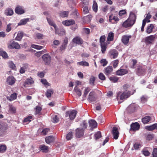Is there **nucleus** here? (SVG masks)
Wrapping results in <instances>:
<instances>
[{"mask_svg":"<svg viewBox=\"0 0 157 157\" xmlns=\"http://www.w3.org/2000/svg\"><path fill=\"white\" fill-rule=\"evenodd\" d=\"M133 94L134 92H133L131 94L130 91H124L122 93L120 92L117 94V99L118 100H123L125 98H128L131 94L132 95Z\"/></svg>","mask_w":157,"mask_h":157,"instance_id":"obj_1","label":"nucleus"},{"mask_svg":"<svg viewBox=\"0 0 157 157\" xmlns=\"http://www.w3.org/2000/svg\"><path fill=\"white\" fill-rule=\"evenodd\" d=\"M77 112L75 110L67 111L66 113V117H69L71 120H74L75 117Z\"/></svg>","mask_w":157,"mask_h":157,"instance_id":"obj_2","label":"nucleus"},{"mask_svg":"<svg viewBox=\"0 0 157 157\" xmlns=\"http://www.w3.org/2000/svg\"><path fill=\"white\" fill-rule=\"evenodd\" d=\"M156 39H157V35L155 34L146 37L145 38V41L146 43L150 44L153 42Z\"/></svg>","mask_w":157,"mask_h":157,"instance_id":"obj_3","label":"nucleus"},{"mask_svg":"<svg viewBox=\"0 0 157 157\" xmlns=\"http://www.w3.org/2000/svg\"><path fill=\"white\" fill-rule=\"evenodd\" d=\"M42 58L44 62L47 64L50 63L51 60V57L48 53L44 54L42 56Z\"/></svg>","mask_w":157,"mask_h":157,"instance_id":"obj_4","label":"nucleus"},{"mask_svg":"<svg viewBox=\"0 0 157 157\" xmlns=\"http://www.w3.org/2000/svg\"><path fill=\"white\" fill-rule=\"evenodd\" d=\"M109 53L111 57L113 59H115L117 57L118 54V51L114 49L110 50L109 51Z\"/></svg>","mask_w":157,"mask_h":157,"instance_id":"obj_5","label":"nucleus"},{"mask_svg":"<svg viewBox=\"0 0 157 157\" xmlns=\"http://www.w3.org/2000/svg\"><path fill=\"white\" fill-rule=\"evenodd\" d=\"M72 41L74 43L80 45L82 44L83 42L82 39L79 36L74 38L72 40Z\"/></svg>","mask_w":157,"mask_h":157,"instance_id":"obj_6","label":"nucleus"},{"mask_svg":"<svg viewBox=\"0 0 157 157\" xmlns=\"http://www.w3.org/2000/svg\"><path fill=\"white\" fill-rule=\"evenodd\" d=\"M8 48L10 49H19L20 48L19 44L14 41L11 42L10 44L8 45Z\"/></svg>","mask_w":157,"mask_h":157,"instance_id":"obj_7","label":"nucleus"},{"mask_svg":"<svg viewBox=\"0 0 157 157\" xmlns=\"http://www.w3.org/2000/svg\"><path fill=\"white\" fill-rule=\"evenodd\" d=\"M76 136L78 138L81 137L83 136L84 130L83 129H81V128H77L76 129Z\"/></svg>","mask_w":157,"mask_h":157,"instance_id":"obj_8","label":"nucleus"},{"mask_svg":"<svg viewBox=\"0 0 157 157\" xmlns=\"http://www.w3.org/2000/svg\"><path fill=\"white\" fill-rule=\"evenodd\" d=\"M130 127V130L134 131L139 129L140 125L137 122H135L131 124Z\"/></svg>","mask_w":157,"mask_h":157,"instance_id":"obj_9","label":"nucleus"},{"mask_svg":"<svg viewBox=\"0 0 157 157\" xmlns=\"http://www.w3.org/2000/svg\"><path fill=\"white\" fill-rule=\"evenodd\" d=\"M112 133L113 135L114 139L117 140L119 136V133L118 130V128L116 127H113L112 131Z\"/></svg>","mask_w":157,"mask_h":157,"instance_id":"obj_10","label":"nucleus"},{"mask_svg":"<svg viewBox=\"0 0 157 157\" xmlns=\"http://www.w3.org/2000/svg\"><path fill=\"white\" fill-rule=\"evenodd\" d=\"M129 19H127L123 24L122 26L125 28L132 26L134 24V22L130 21Z\"/></svg>","mask_w":157,"mask_h":157,"instance_id":"obj_11","label":"nucleus"},{"mask_svg":"<svg viewBox=\"0 0 157 157\" xmlns=\"http://www.w3.org/2000/svg\"><path fill=\"white\" fill-rule=\"evenodd\" d=\"M62 23L63 25L66 26H69L75 24V22L74 20L71 19L63 21H62Z\"/></svg>","mask_w":157,"mask_h":157,"instance_id":"obj_12","label":"nucleus"},{"mask_svg":"<svg viewBox=\"0 0 157 157\" xmlns=\"http://www.w3.org/2000/svg\"><path fill=\"white\" fill-rule=\"evenodd\" d=\"M7 82L10 85H12L15 83L16 79L12 76H9L7 79Z\"/></svg>","mask_w":157,"mask_h":157,"instance_id":"obj_13","label":"nucleus"},{"mask_svg":"<svg viewBox=\"0 0 157 157\" xmlns=\"http://www.w3.org/2000/svg\"><path fill=\"white\" fill-rule=\"evenodd\" d=\"M34 82L33 78L31 77L28 78L24 83V86L25 87H27L29 85L33 83Z\"/></svg>","mask_w":157,"mask_h":157,"instance_id":"obj_14","label":"nucleus"},{"mask_svg":"<svg viewBox=\"0 0 157 157\" xmlns=\"http://www.w3.org/2000/svg\"><path fill=\"white\" fill-rule=\"evenodd\" d=\"M128 72L127 70L125 69H121L116 71V74L118 75H124Z\"/></svg>","mask_w":157,"mask_h":157,"instance_id":"obj_15","label":"nucleus"},{"mask_svg":"<svg viewBox=\"0 0 157 157\" xmlns=\"http://www.w3.org/2000/svg\"><path fill=\"white\" fill-rule=\"evenodd\" d=\"M131 38L130 36H124L122 37V41L124 44H127L128 42L129 39Z\"/></svg>","mask_w":157,"mask_h":157,"instance_id":"obj_16","label":"nucleus"},{"mask_svg":"<svg viewBox=\"0 0 157 157\" xmlns=\"http://www.w3.org/2000/svg\"><path fill=\"white\" fill-rule=\"evenodd\" d=\"M128 19L130 20V21L134 22V23L136 19V16L132 12H131L130 13Z\"/></svg>","mask_w":157,"mask_h":157,"instance_id":"obj_17","label":"nucleus"},{"mask_svg":"<svg viewBox=\"0 0 157 157\" xmlns=\"http://www.w3.org/2000/svg\"><path fill=\"white\" fill-rule=\"evenodd\" d=\"M56 31L55 30V33L56 34H58L60 36L63 35L65 34V30L63 28H60L59 29L58 28L56 27Z\"/></svg>","mask_w":157,"mask_h":157,"instance_id":"obj_18","label":"nucleus"},{"mask_svg":"<svg viewBox=\"0 0 157 157\" xmlns=\"http://www.w3.org/2000/svg\"><path fill=\"white\" fill-rule=\"evenodd\" d=\"M90 126L92 128H96L97 124L96 121L93 120H91L89 121Z\"/></svg>","mask_w":157,"mask_h":157,"instance_id":"obj_19","label":"nucleus"},{"mask_svg":"<svg viewBox=\"0 0 157 157\" xmlns=\"http://www.w3.org/2000/svg\"><path fill=\"white\" fill-rule=\"evenodd\" d=\"M94 93L93 92H91L89 95L88 98V100L90 101V102H94L95 100L96 99L94 97Z\"/></svg>","mask_w":157,"mask_h":157,"instance_id":"obj_20","label":"nucleus"},{"mask_svg":"<svg viewBox=\"0 0 157 157\" xmlns=\"http://www.w3.org/2000/svg\"><path fill=\"white\" fill-rule=\"evenodd\" d=\"M113 70V68L112 66H108L105 68V73L106 75H109L111 74Z\"/></svg>","mask_w":157,"mask_h":157,"instance_id":"obj_21","label":"nucleus"},{"mask_svg":"<svg viewBox=\"0 0 157 157\" xmlns=\"http://www.w3.org/2000/svg\"><path fill=\"white\" fill-rule=\"evenodd\" d=\"M150 148L148 147H146L144 148L142 151L144 155L146 156H149L150 155V153L149 152Z\"/></svg>","mask_w":157,"mask_h":157,"instance_id":"obj_22","label":"nucleus"},{"mask_svg":"<svg viewBox=\"0 0 157 157\" xmlns=\"http://www.w3.org/2000/svg\"><path fill=\"white\" fill-rule=\"evenodd\" d=\"M154 28V26L153 24H150L147 27L146 30V32L148 34L151 33L152 32L153 29Z\"/></svg>","mask_w":157,"mask_h":157,"instance_id":"obj_23","label":"nucleus"},{"mask_svg":"<svg viewBox=\"0 0 157 157\" xmlns=\"http://www.w3.org/2000/svg\"><path fill=\"white\" fill-rule=\"evenodd\" d=\"M15 12L18 14H22L24 13V10L20 6L16 7L15 10Z\"/></svg>","mask_w":157,"mask_h":157,"instance_id":"obj_24","label":"nucleus"},{"mask_svg":"<svg viewBox=\"0 0 157 157\" xmlns=\"http://www.w3.org/2000/svg\"><path fill=\"white\" fill-rule=\"evenodd\" d=\"M145 128L149 131H152L155 129H157V124H154L152 125L147 126Z\"/></svg>","mask_w":157,"mask_h":157,"instance_id":"obj_25","label":"nucleus"},{"mask_svg":"<svg viewBox=\"0 0 157 157\" xmlns=\"http://www.w3.org/2000/svg\"><path fill=\"white\" fill-rule=\"evenodd\" d=\"M54 140V137L52 136H50L45 138V141L48 144L53 142Z\"/></svg>","mask_w":157,"mask_h":157,"instance_id":"obj_26","label":"nucleus"},{"mask_svg":"<svg viewBox=\"0 0 157 157\" xmlns=\"http://www.w3.org/2000/svg\"><path fill=\"white\" fill-rule=\"evenodd\" d=\"M29 21V18H25L21 20L20 22L18 23V25H24L26 24V23Z\"/></svg>","mask_w":157,"mask_h":157,"instance_id":"obj_27","label":"nucleus"},{"mask_svg":"<svg viewBox=\"0 0 157 157\" xmlns=\"http://www.w3.org/2000/svg\"><path fill=\"white\" fill-rule=\"evenodd\" d=\"M47 20L49 24L55 28V30H56V25L54 23V21L52 20L50 18L47 17Z\"/></svg>","mask_w":157,"mask_h":157,"instance_id":"obj_28","label":"nucleus"},{"mask_svg":"<svg viewBox=\"0 0 157 157\" xmlns=\"http://www.w3.org/2000/svg\"><path fill=\"white\" fill-rule=\"evenodd\" d=\"M145 15L146 16L143 21L146 23L149 22L150 21V19L151 17V15L149 13L146 14Z\"/></svg>","mask_w":157,"mask_h":157,"instance_id":"obj_29","label":"nucleus"},{"mask_svg":"<svg viewBox=\"0 0 157 157\" xmlns=\"http://www.w3.org/2000/svg\"><path fill=\"white\" fill-rule=\"evenodd\" d=\"M151 118L149 116H146L142 119L143 123L144 124H147L151 120Z\"/></svg>","mask_w":157,"mask_h":157,"instance_id":"obj_30","label":"nucleus"},{"mask_svg":"<svg viewBox=\"0 0 157 157\" xmlns=\"http://www.w3.org/2000/svg\"><path fill=\"white\" fill-rule=\"evenodd\" d=\"M17 95L16 93H14L11 95L10 97H8L7 98L10 101H11L16 99Z\"/></svg>","mask_w":157,"mask_h":157,"instance_id":"obj_31","label":"nucleus"},{"mask_svg":"<svg viewBox=\"0 0 157 157\" xmlns=\"http://www.w3.org/2000/svg\"><path fill=\"white\" fill-rule=\"evenodd\" d=\"M13 10L10 8H8L5 11V14L7 16H11L13 14Z\"/></svg>","mask_w":157,"mask_h":157,"instance_id":"obj_32","label":"nucleus"},{"mask_svg":"<svg viewBox=\"0 0 157 157\" xmlns=\"http://www.w3.org/2000/svg\"><path fill=\"white\" fill-rule=\"evenodd\" d=\"M23 36V32H19L15 39L16 40H21Z\"/></svg>","mask_w":157,"mask_h":157,"instance_id":"obj_33","label":"nucleus"},{"mask_svg":"<svg viewBox=\"0 0 157 157\" xmlns=\"http://www.w3.org/2000/svg\"><path fill=\"white\" fill-rule=\"evenodd\" d=\"M41 150L43 152H47L48 151V146L44 145H41L40 147Z\"/></svg>","mask_w":157,"mask_h":157,"instance_id":"obj_34","label":"nucleus"},{"mask_svg":"<svg viewBox=\"0 0 157 157\" xmlns=\"http://www.w3.org/2000/svg\"><path fill=\"white\" fill-rule=\"evenodd\" d=\"M114 37V34L112 32L109 33L107 38V40L108 41H110L113 40Z\"/></svg>","mask_w":157,"mask_h":157,"instance_id":"obj_35","label":"nucleus"},{"mask_svg":"<svg viewBox=\"0 0 157 157\" xmlns=\"http://www.w3.org/2000/svg\"><path fill=\"white\" fill-rule=\"evenodd\" d=\"M142 144L139 142H136L133 145V147L135 149L138 150L142 147Z\"/></svg>","mask_w":157,"mask_h":157,"instance_id":"obj_36","label":"nucleus"},{"mask_svg":"<svg viewBox=\"0 0 157 157\" xmlns=\"http://www.w3.org/2000/svg\"><path fill=\"white\" fill-rule=\"evenodd\" d=\"M106 43L104 44H101V52L103 53H104L106 51L107 47V45Z\"/></svg>","mask_w":157,"mask_h":157,"instance_id":"obj_37","label":"nucleus"},{"mask_svg":"<svg viewBox=\"0 0 157 157\" xmlns=\"http://www.w3.org/2000/svg\"><path fill=\"white\" fill-rule=\"evenodd\" d=\"M94 3L93 5L92 9L93 10L95 13H96L98 11V5L95 1H94Z\"/></svg>","mask_w":157,"mask_h":157,"instance_id":"obj_38","label":"nucleus"},{"mask_svg":"<svg viewBox=\"0 0 157 157\" xmlns=\"http://www.w3.org/2000/svg\"><path fill=\"white\" fill-rule=\"evenodd\" d=\"M53 90L51 89H48L46 93V95L48 97H50L51 95L53 93Z\"/></svg>","mask_w":157,"mask_h":157,"instance_id":"obj_39","label":"nucleus"},{"mask_svg":"<svg viewBox=\"0 0 157 157\" xmlns=\"http://www.w3.org/2000/svg\"><path fill=\"white\" fill-rule=\"evenodd\" d=\"M7 127L6 126H3L0 124V135L2 134V133L5 131L7 129Z\"/></svg>","mask_w":157,"mask_h":157,"instance_id":"obj_40","label":"nucleus"},{"mask_svg":"<svg viewBox=\"0 0 157 157\" xmlns=\"http://www.w3.org/2000/svg\"><path fill=\"white\" fill-rule=\"evenodd\" d=\"M77 65H81L82 66H88L89 65V63L86 61H81L80 62H78L77 63Z\"/></svg>","mask_w":157,"mask_h":157,"instance_id":"obj_41","label":"nucleus"},{"mask_svg":"<svg viewBox=\"0 0 157 157\" xmlns=\"http://www.w3.org/2000/svg\"><path fill=\"white\" fill-rule=\"evenodd\" d=\"M73 137V135L72 132H70L67 133L66 136V139L69 140H71Z\"/></svg>","mask_w":157,"mask_h":157,"instance_id":"obj_42","label":"nucleus"},{"mask_svg":"<svg viewBox=\"0 0 157 157\" xmlns=\"http://www.w3.org/2000/svg\"><path fill=\"white\" fill-rule=\"evenodd\" d=\"M74 90L79 97L81 95V91L80 89L78 88L77 86L75 87Z\"/></svg>","mask_w":157,"mask_h":157,"instance_id":"obj_43","label":"nucleus"},{"mask_svg":"<svg viewBox=\"0 0 157 157\" xmlns=\"http://www.w3.org/2000/svg\"><path fill=\"white\" fill-rule=\"evenodd\" d=\"M6 147L5 145H0V152L1 153L4 152L6 150Z\"/></svg>","mask_w":157,"mask_h":157,"instance_id":"obj_44","label":"nucleus"},{"mask_svg":"<svg viewBox=\"0 0 157 157\" xmlns=\"http://www.w3.org/2000/svg\"><path fill=\"white\" fill-rule=\"evenodd\" d=\"M44 35L41 33H37L36 34L35 39H43Z\"/></svg>","mask_w":157,"mask_h":157,"instance_id":"obj_45","label":"nucleus"},{"mask_svg":"<svg viewBox=\"0 0 157 157\" xmlns=\"http://www.w3.org/2000/svg\"><path fill=\"white\" fill-rule=\"evenodd\" d=\"M68 12L63 11L59 13L60 16L62 17H65L68 15Z\"/></svg>","mask_w":157,"mask_h":157,"instance_id":"obj_46","label":"nucleus"},{"mask_svg":"<svg viewBox=\"0 0 157 157\" xmlns=\"http://www.w3.org/2000/svg\"><path fill=\"white\" fill-rule=\"evenodd\" d=\"M94 136L96 140H97L101 138V132L99 131L97 132L94 134Z\"/></svg>","mask_w":157,"mask_h":157,"instance_id":"obj_47","label":"nucleus"},{"mask_svg":"<svg viewBox=\"0 0 157 157\" xmlns=\"http://www.w3.org/2000/svg\"><path fill=\"white\" fill-rule=\"evenodd\" d=\"M32 47L34 48H35L38 50L41 49L43 48V47L42 46L34 44L32 45Z\"/></svg>","mask_w":157,"mask_h":157,"instance_id":"obj_48","label":"nucleus"},{"mask_svg":"<svg viewBox=\"0 0 157 157\" xmlns=\"http://www.w3.org/2000/svg\"><path fill=\"white\" fill-rule=\"evenodd\" d=\"M33 117L32 116H29L25 118L24 121V122H29L31 121V120L33 119Z\"/></svg>","mask_w":157,"mask_h":157,"instance_id":"obj_49","label":"nucleus"},{"mask_svg":"<svg viewBox=\"0 0 157 157\" xmlns=\"http://www.w3.org/2000/svg\"><path fill=\"white\" fill-rule=\"evenodd\" d=\"M9 110L12 113H15L16 111V108L12 105H10Z\"/></svg>","mask_w":157,"mask_h":157,"instance_id":"obj_50","label":"nucleus"},{"mask_svg":"<svg viewBox=\"0 0 157 157\" xmlns=\"http://www.w3.org/2000/svg\"><path fill=\"white\" fill-rule=\"evenodd\" d=\"M109 80L113 82H116L118 80V78L115 76L110 77L109 78Z\"/></svg>","mask_w":157,"mask_h":157,"instance_id":"obj_51","label":"nucleus"},{"mask_svg":"<svg viewBox=\"0 0 157 157\" xmlns=\"http://www.w3.org/2000/svg\"><path fill=\"white\" fill-rule=\"evenodd\" d=\"M90 89L89 87L86 88L84 90V93L83 95L84 97H86L88 93L90 91Z\"/></svg>","mask_w":157,"mask_h":157,"instance_id":"obj_52","label":"nucleus"},{"mask_svg":"<svg viewBox=\"0 0 157 157\" xmlns=\"http://www.w3.org/2000/svg\"><path fill=\"white\" fill-rule=\"evenodd\" d=\"M45 52V50H44L42 51L38 52L35 54V55L38 57H40L41 56V55L44 52Z\"/></svg>","mask_w":157,"mask_h":157,"instance_id":"obj_53","label":"nucleus"},{"mask_svg":"<svg viewBox=\"0 0 157 157\" xmlns=\"http://www.w3.org/2000/svg\"><path fill=\"white\" fill-rule=\"evenodd\" d=\"M105 36L103 35L101 36L100 39V44H104L105 43Z\"/></svg>","mask_w":157,"mask_h":157,"instance_id":"obj_54","label":"nucleus"},{"mask_svg":"<svg viewBox=\"0 0 157 157\" xmlns=\"http://www.w3.org/2000/svg\"><path fill=\"white\" fill-rule=\"evenodd\" d=\"M81 126L83 128H81V129H83L84 130V129L86 128L87 126V123L85 121H84L81 124Z\"/></svg>","mask_w":157,"mask_h":157,"instance_id":"obj_55","label":"nucleus"},{"mask_svg":"<svg viewBox=\"0 0 157 157\" xmlns=\"http://www.w3.org/2000/svg\"><path fill=\"white\" fill-rule=\"evenodd\" d=\"M98 77L101 80H104L105 79V76L102 73H101L99 74Z\"/></svg>","mask_w":157,"mask_h":157,"instance_id":"obj_56","label":"nucleus"},{"mask_svg":"<svg viewBox=\"0 0 157 157\" xmlns=\"http://www.w3.org/2000/svg\"><path fill=\"white\" fill-rule=\"evenodd\" d=\"M36 110V114H39L42 110L41 107L39 106H37L35 109Z\"/></svg>","mask_w":157,"mask_h":157,"instance_id":"obj_57","label":"nucleus"},{"mask_svg":"<svg viewBox=\"0 0 157 157\" xmlns=\"http://www.w3.org/2000/svg\"><path fill=\"white\" fill-rule=\"evenodd\" d=\"M41 82L45 86H49V83L47 81L46 79H42L41 80Z\"/></svg>","mask_w":157,"mask_h":157,"instance_id":"obj_58","label":"nucleus"},{"mask_svg":"<svg viewBox=\"0 0 157 157\" xmlns=\"http://www.w3.org/2000/svg\"><path fill=\"white\" fill-rule=\"evenodd\" d=\"M95 80V77L93 76H91L90 79V84L93 85Z\"/></svg>","mask_w":157,"mask_h":157,"instance_id":"obj_59","label":"nucleus"},{"mask_svg":"<svg viewBox=\"0 0 157 157\" xmlns=\"http://www.w3.org/2000/svg\"><path fill=\"white\" fill-rule=\"evenodd\" d=\"M83 13L85 14H87L89 13V11L87 6H85L83 7Z\"/></svg>","mask_w":157,"mask_h":157,"instance_id":"obj_60","label":"nucleus"},{"mask_svg":"<svg viewBox=\"0 0 157 157\" xmlns=\"http://www.w3.org/2000/svg\"><path fill=\"white\" fill-rule=\"evenodd\" d=\"M52 121L54 123H57L59 121V118L56 115H55L52 117Z\"/></svg>","mask_w":157,"mask_h":157,"instance_id":"obj_61","label":"nucleus"},{"mask_svg":"<svg viewBox=\"0 0 157 157\" xmlns=\"http://www.w3.org/2000/svg\"><path fill=\"white\" fill-rule=\"evenodd\" d=\"M100 63L103 66H105L106 65L108 62L105 59H102L100 61Z\"/></svg>","mask_w":157,"mask_h":157,"instance_id":"obj_62","label":"nucleus"},{"mask_svg":"<svg viewBox=\"0 0 157 157\" xmlns=\"http://www.w3.org/2000/svg\"><path fill=\"white\" fill-rule=\"evenodd\" d=\"M50 131V129L48 128L44 129L42 132V133L44 135H46Z\"/></svg>","mask_w":157,"mask_h":157,"instance_id":"obj_63","label":"nucleus"},{"mask_svg":"<svg viewBox=\"0 0 157 157\" xmlns=\"http://www.w3.org/2000/svg\"><path fill=\"white\" fill-rule=\"evenodd\" d=\"M152 154L153 157H157V148L153 149Z\"/></svg>","mask_w":157,"mask_h":157,"instance_id":"obj_64","label":"nucleus"}]
</instances>
